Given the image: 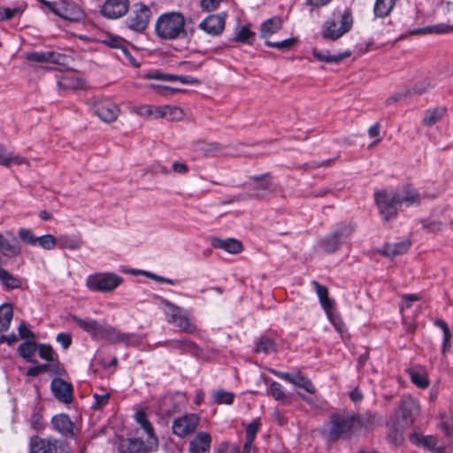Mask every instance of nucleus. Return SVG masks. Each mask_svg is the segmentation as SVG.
<instances>
[{"label":"nucleus","mask_w":453,"mask_h":453,"mask_svg":"<svg viewBox=\"0 0 453 453\" xmlns=\"http://www.w3.org/2000/svg\"><path fill=\"white\" fill-rule=\"evenodd\" d=\"M36 244L46 250H53L58 245V238L52 234H45L36 239Z\"/></svg>","instance_id":"45"},{"label":"nucleus","mask_w":453,"mask_h":453,"mask_svg":"<svg viewBox=\"0 0 453 453\" xmlns=\"http://www.w3.org/2000/svg\"><path fill=\"white\" fill-rule=\"evenodd\" d=\"M440 429L443 432L449 439L453 437V426L448 421H442L439 425Z\"/></svg>","instance_id":"64"},{"label":"nucleus","mask_w":453,"mask_h":453,"mask_svg":"<svg viewBox=\"0 0 453 453\" xmlns=\"http://www.w3.org/2000/svg\"><path fill=\"white\" fill-rule=\"evenodd\" d=\"M57 342H59L64 349H67L72 342V337L69 334L61 333L57 335Z\"/></svg>","instance_id":"61"},{"label":"nucleus","mask_w":453,"mask_h":453,"mask_svg":"<svg viewBox=\"0 0 453 453\" xmlns=\"http://www.w3.org/2000/svg\"><path fill=\"white\" fill-rule=\"evenodd\" d=\"M36 351L37 344L34 341H27L25 342H22L18 348V352L19 356L30 363L36 362L35 359L32 358V357Z\"/></svg>","instance_id":"33"},{"label":"nucleus","mask_w":453,"mask_h":453,"mask_svg":"<svg viewBox=\"0 0 453 453\" xmlns=\"http://www.w3.org/2000/svg\"><path fill=\"white\" fill-rule=\"evenodd\" d=\"M18 235L22 242L32 246L36 245L37 237L31 229L20 228L18 232Z\"/></svg>","instance_id":"46"},{"label":"nucleus","mask_w":453,"mask_h":453,"mask_svg":"<svg viewBox=\"0 0 453 453\" xmlns=\"http://www.w3.org/2000/svg\"><path fill=\"white\" fill-rule=\"evenodd\" d=\"M123 282V278L114 273H97L87 279V287L94 291L111 292Z\"/></svg>","instance_id":"7"},{"label":"nucleus","mask_w":453,"mask_h":453,"mask_svg":"<svg viewBox=\"0 0 453 453\" xmlns=\"http://www.w3.org/2000/svg\"><path fill=\"white\" fill-rule=\"evenodd\" d=\"M72 319L79 326V327L89 334L93 338H99L103 325L99 324L96 320L82 319L75 315L72 316Z\"/></svg>","instance_id":"25"},{"label":"nucleus","mask_w":453,"mask_h":453,"mask_svg":"<svg viewBox=\"0 0 453 453\" xmlns=\"http://www.w3.org/2000/svg\"><path fill=\"white\" fill-rule=\"evenodd\" d=\"M58 441L51 438L32 436L29 441L30 453H57Z\"/></svg>","instance_id":"16"},{"label":"nucleus","mask_w":453,"mask_h":453,"mask_svg":"<svg viewBox=\"0 0 453 453\" xmlns=\"http://www.w3.org/2000/svg\"><path fill=\"white\" fill-rule=\"evenodd\" d=\"M354 229L350 226H340L333 233L321 239L319 248L326 253L337 251L343 242L350 236Z\"/></svg>","instance_id":"8"},{"label":"nucleus","mask_w":453,"mask_h":453,"mask_svg":"<svg viewBox=\"0 0 453 453\" xmlns=\"http://www.w3.org/2000/svg\"><path fill=\"white\" fill-rule=\"evenodd\" d=\"M357 415L348 411H338L330 415L328 436L332 441L350 439L357 435Z\"/></svg>","instance_id":"2"},{"label":"nucleus","mask_w":453,"mask_h":453,"mask_svg":"<svg viewBox=\"0 0 453 453\" xmlns=\"http://www.w3.org/2000/svg\"><path fill=\"white\" fill-rule=\"evenodd\" d=\"M45 4L55 14L64 19H69L70 18L66 14L65 10L62 6H59L57 3L45 2Z\"/></svg>","instance_id":"55"},{"label":"nucleus","mask_w":453,"mask_h":453,"mask_svg":"<svg viewBox=\"0 0 453 453\" xmlns=\"http://www.w3.org/2000/svg\"><path fill=\"white\" fill-rule=\"evenodd\" d=\"M172 169L174 173L185 174L188 172V166L183 162L175 161L172 165Z\"/></svg>","instance_id":"63"},{"label":"nucleus","mask_w":453,"mask_h":453,"mask_svg":"<svg viewBox=\"0 0 453 453\" xmlns=\"http://www.w3.org/2000/svg\"><path fill=\"white\" fill-rule=\"evenodd\" d=\"M161 303L167 309L165 314L168 323L175 325L182 333L194 334L196 331V326L187 310L165 298H161Z\"/></svg>","instance_id":"6"},{"label":"nucleus","mask_w":453,"mask_h":453,"mask_svg":"<svg viewBox=\"0 0 453 453\" xmlns=\"http://www.w3.org/2000/svg\"><path fill=\"white\" fill-rule=\"evenodd\" d=\"M446 113L445 107L431 108L426 111L423 123L431 127L436 124Z\"/></svg>","instance_id":"32"},{"label":"nucleus","mask_w":453,"mask_h":453,"mask_svg":"<svg viewBox=\"0 0 453 453\" xmlns=\"http://www.w3.org/2000/svg\"><path fill=\"white\" fill-rule=\"evenodd\" d=\"M0 252H2L4 256L9 257H14L20 255L21 248L14 235H12V240H8L0 234Z\"/></svg>","instance_id":"24"},{"label":"nucleus","mask_w":453,"mask_h":453,"mask_svg":"<svg viewBox=\"0 0 453 453\" xmlns=\"http://www.w3.org/2000/svg\"><path fill=\"white\" fill-rule=\"evenodd\" d=\"M255 39V33L250 29V25L242 26L240 29L237 30L234 40L235 42L247 43L251 45Z\"/></svg>","instance_id":"37"},{"label":"nucleus","mask_w":453,"mask_h":453,"mask_svg":"<svg viewBox=\"0 0 453 453\" xmlns=\"http://www.w3.org/2000/svg\"><path fill=\"white\" fill-rule=\"evenodd\" d=\"M200 418L197 414H185L173 420L172 426L173 433L178 437L185 438L196 430Z\"/></svg>","instance_id":"10"},{"label":"nucleus","mask_w":453,"mask_h":453,"mask_svg":"<svg viewBox=\"0 0 453 453\" xmlns=\"http://www.w3.org/2000/svg\"><path fill=\"white\" fill-rule=\"evenodd\" d=\"M214 401L217 403H226L230 404L234 400V394L224 390L216 391L213 395Z\"/></svg>","instance_id":"50"},{"label":"nucleus","mask_w":453,"mask_h":453,"mask_svg":"<svg viewBox=\"0 0 453 453\" xmlns=\"http://www.w3.org/2000/svg\"><path fill=\"white\" fill-rule=\"evenodd\" d=\"M151 17L150 8L142 3H137L134 5L126 23L128 28L135 32H142L149 25Z\"/></svg>","instance_id":"9"},{"label":"nucleus","mask_w":453,"mask_h":453,"mask_svg":"<svg viewBox=\"0 0 453 453\" xmlns=\"http://www.w3.org/2000/svg\"><path fill=\"white\" fill-rule=\"evenodd\" d=\"M51 390L55 397L62 403H69L73 400V388L61 378H55L51 381Z\"/></svg>","instance_id":"18"},{"label":"nucleus","mask_w":453,"mask_h":453,"mask_svg":"<svg viewBox=\"0 0 453 453\" xmlns=\"http://www.w3.org/2000/svg\"><path fill=\"white\" fill-rule=\"evenodd\" d=\"M147 449H150L139 439H131L127 445L122 444L120 447L121 453H145Z\"/></svg>","instance_id":"35"},{"label":"nucleus","mask_w":453,"mask_h":453,"mask_svg":"<svg viewBox=\"0 0 453 453\" xmlns=\"http://www.w3.org/2000/svg\"><path fill=\"white\" fill-rule=\"evenodd\" d=\"M58 84L65 89H76L81 87V82L79 79L68 76L63 77Z\"/></svg>","instance_id":"49"},{"label":"nucleus","mask_w":453,"mask_h":453,"mask_svg":"<svg viewBox=\"0 0 453 453\" xmlns=\"http://www.w3.org/2000/svg\"><path fill=\"white\" fill-rule=\"evenodd\" d=\"M410 247L411 242L407 240L394 244L386 243L379 253L385 257H394L406 253Z\"/></svg>","instance_id":"26"},{"label":"nucleus","mask_w":453,"mask_h":453,"mask_svg":"<svg viewBox=\"0 0 453 453\" xmlns=\"http://www.w3.org/2000/svg\"><path fill=\"white\" fill-rule=\"evenodd\" d=\"M211 436L209 433H198L189 442V453H210Z\"/></svg>","instance_id":"21"},{"label":"nucleus","mask_w":453,"mask_h":453,"mask_svg":"<svg viewBox=\"0 0 453 453\" xmlns=\"http://www.w3.org/2000/svg\"><path fill=\"white\" fill-rule=\"evenodd\" d=\"M162 116L161 119H165L171 121L180 120L183 117V111L180 107L163 105L161 106Z\"/></svg>","instance_id":"38"},{"label":"nucleus","mask_w":453,"mask_h":453,"mask_svg":"<svg viewBox=\"0 0 453 453\" xmlns=\"http://www.w3.org/2000/svg\"><path fill=\"white\" fill-rule=\"evenodd\" d=\"M434 83L433 81L429 78H426L415 85H413L410 89H408V92H410L411 95H423L425 93H427L431 89L434 88Z\"/></svg>","instance_id":"40"},{"label":"nucleus","mask_w":453,"mask_h":453,"mask_svg":"<svg viewBox=\"0 0 453 453\" xmlns=\"http://www.w3.org/2000/svg\"><path fill=\"white\" fill-rule=\"evenodd\" d=\"M155 31L157 36L164 40H174L184 36L185 18L178 12L164 13L157 19Z\"/></svg>","instance_id":"3"},{"label":"nucleus","mask_w":453,"mask_h":453,"mask_svg":"<svg viewBox=\"0 0 453 453\" xmlns=\"http://www.w3.org/2000/svg\"><path fill=\"white\" fill-rule=\"evenodd\" d=\"M282 27V19L278 16L270 18L261 24L259 29L260 37L265 40V43L267 46L286 50L291 49L297 43L298 39L296 37L285 39L280 42H273L271 40L272 35L281 30Z\"/></svg>","instance_id":"5"},{"label":"nucleus","mask_w":453,"mask_h":453,"mask_svg":"<svg viewBox=\"0 0 453 453\" xmlns=\"http://www.w3.org/2000/svg\"><path fill=\"white\" fill-rule=\"evenodd\" d=\"M0 280L9 288H18L21 286L20 280L14 277L7 270L0 268Z\"/></svg>","instance_id":"41"},{"label":"nucleus","mask_w":453,"mask_h":453,"mask_svg":"<svg viewBox=\"0 0 453 453\" xmlns=\"http://www.w3.org/2000/svg\"><path fill=\"white\" fill-rule=\"evenodd\" d=\"M294 385L303 388L306 392L310 394L315 393V387L313 386L312 382L301 372H297L296 374Z\"/></svg>","instance_id":"44"},{"label":"nucleus","mask_w":453,"mask_h":453,"mask_svg":"<svg viewBox=\"0 0 453 453\" xmlns=\"http://www.w3.org/2000/svg\"><path fill=\"white\" fill-rule=\"evenodd\" d=\"M250 180L254 182L253 188L257 190L256 193L250 195V198H260L265 194L273 192L274 190L273 184L271 180L269 173H265L260 176H252Z\"/></svg>","instance_id":"19"},{"label":"nucleus","mask_w":453,"mask_h":453,"mask_svg":"<svg viewBox=\"0 0 453 453\" xmlns=\"http://www.w3.org/2000/svg\"><path fill=\"white\" fill-rule=\"evenodd\" d=\"M399 413L406 425L412 424L419 413L418 402L411 396H403L399 407Z\"/></svg>","instance_id":"13"},{"label":"nucleus","mask_w":453,"mask_h":453,"mask_svg":"<svg viewBox=\"0 0 453 453\" xmlns=\"http://www.w3.org/2000/svg\"><path fill=\"white\" fill-rule=\"evenodd\" d=\"M29 424H30L31 427L36 432H40L44 428L42 407L36 406L33 409L31 417L29 418Z\"/></svg>","instance_id":"39"},{"label":"nucleus","mask_w":453,"mask_h":453,"mask_svg":"<svg viewBox=\"0 0 453 453\" xmlns=\"http://www.w3.org/2000/svg\"><path fill=\"white\" fill-rule=\"evenodd\" d=\"M312 55L315 58L321 62L326 63H340L344 58H349L351 56L350 50H346L342 53L337 54V55H330L328 52H321L317 50H314L312 51Z\"/></svg>","instance_id":"30"},{"label":"nucleus","mask_w":453,"mask_h":453,"mask_svg":"<svg viewBox=\"0 0 453 453\" xmlns=\"http://www.w3.org/2000/svg\"><path fill=\"white\" fill-rule=\"evenodd\" d=\"M259 428L257 420L250 422L246 427V439L254 441Z\"/></svg>","instance_id":"54"},{"label":"nucleus","mask_w":453,"mask_h":453,"mask_svg":"<svg viewBox=\"0 0 453 453\" xmlns=\"http://www.w3.org/2000/svg\"><path fill=\"white\" fill-rule=\"evenodd\" d=\"M132 338V334H123L110 325H103L98 339H105L111 343L125 342L129 344Z\"/></svg>","instance_id":"22"},{"label":"nucleus","mask_w":453,"mask_h":453,"mask_svg":"<svg viewBox=\"0 0 453 453\" xmlns=\"http://www.w3.org/2000/svg\"><path fill=\"white\" fill-rule=\"evenodd\" d=\"M84 242L80 235L61 234L58 237V247L61 250H78Z\"/></svg>","instance_id":"28"},{"label":"nucleus","mask_w":453,"mask_h":453,"mask_svg":"<svg viewBox=\"0 0 453 453\" xmlns=\"http://www.w3.org/2000/svg\"><path fill=\"white\" fill-rule=\"evenodd\" d=\"M396 0H376L374 14L376 17L384 18L393 10Z\"/></svg>","instance_id":"34"},{"label":"nucleus","mask_w":453,"mask_h":453,"mask_svg":"<svg viewBox=\"0 0 453 453\" xmlns=\"http://www.w3.org/2000/svg\"><path fill=\"white\" fill-rule=\"evenodd\" d=\"M26 58L37 63H52L56 65H66L65 55L54 51H31L27 52Z\"/></svg>","instance_id":"14"},{"label":"nucleus","mask_w":453,"mask_h":453,"mask_svg":"<svg viewBox=\"0 0 453 453\" xmlns=\"http://www.w3.org/2000/svg\"><path fill=\"white\" fill-rule=\"evenodd\" d=\"M19 334L22 339L34 340L35 338V334L25 324L19 326Z\"/></svg>","instance_id":"60"},{"label":"nucleus","mask_w":453,"mask_h":453,"mask_svg":"<svg viewBox=\"0 0 453 453\" xmlns=\"http://www.w3.org/2000/svg\"><path fill=\"white\" fill-rule=\"evenodd\" d=\"M174 81H178L183 84H200V81L196 78H194L189 75H174V78H172Z\"/></svg>","instance_id":"59"},{"label":"nucleus","mask_w":453,"mask_h":453,"mask_svg":"<svg viewBox=\"0 0 453 453\" xmlns=\"http://www.w3.org/2000/svg\"><path fill=\"white\" fill-rule=\"evenodd\" d=\"M353 26V15L349 8L337 11L333 13V18L323 23L321 35L323 38L335 41L346 33Z\"/></svg>","instance_id":"4"},{"label":"nucleus","mask_w":453,"mask_h":453,"mask_svg":"<svg viewBox=\"0 0 453 453\" xmlns=\"http://www.w3.org/2000/svg\"><path fill=\"white\" fill-rule=\"evenodd\" d=\"M21 12L22 9L20 7L0 8V21L11 19Z\"/></svg>","instance_id":"52"},{"label":"nucleus","mask_w":453,"mask_h":453,"mask_svg":"<svg viewBox=\"0 0 453 453\" xmlns=\"http://www.w3.org/2000/svg\"><path fill=\"white\" fill-rule=\"evenodd\" d=\"M145 78L151 79V80H158V81H174V80L171 79V78H174V75L162 73L157 71L148 73L147 74H145Z\"/></svg>","instance_id":"53"},{"label":"nucleus","mask_w":453,"mask_h":453,"mask_svg":"<svg viewBox=\"0 0 453 453\" xmlns=\"http://www.w3.org/2000/svg\"><path fill=\"white\" fill-rule=\"evenodd\" d=\"M94 398H95L96 402H95L93 407L99 409L107 404L108 400L110 398V394L109 393H106L104 395L95 394Z\"/></svg>","instance_id":"58"},{"label":"nucleus","mask_w":453,"mask_h":453,"mask_svg":"<svg viewBox=\"0 0 453 453\" xmlns=\"http://www.w3.org/2000/svg\"><path fill=\"white\" fill-rule=\"evenodd\" d=\"M437 439L432 435L425 436L421 440V444L429 450H432L435 453H444V448L439 447L437 448Z\"/></svg>","instance_id":"47"},{"label":"nucleus","mask_w":453,"mask_h":453,"mask_svg":"<svg viewBox=\"0 0 453 453\" xmlns=\"http://www.w3.org/2000/svg\"><path fill=\"white\" fill-rule=\"evenodd\" d=\"M357 434L361 429L370 431L381 424L380 417L375 412H366L361 416L357 415Z\"/></svg>","instance_id":"23"},{"label":"nucleus","mask_w":453,"mask_h":453,"mask_svg":"<svg viewBox=\"0 0 453 453\" xmlns=\"http://www.w3.org/2000/svg\"><path fill=\"white\" fill-rule=\"evenodd\" d=\"M51 426L53 428L65 438H74L78 433V428L70 419L67 414L60 413L52 417Z\"/></svg>","instance_id":"11"},{"label":"nucleus","mask_w":453,"mask_h":453,"mask_svg":"<svg viewBox=\"0 0 453 453\" xmlns=\"http://www.w3.org/2000/svg\"><path fill=\"white\" fill-rule=\"evenodd\" d=\"M22 164H28L26 157L20 156H12L9 154L6 150L0 144V165L9 166L11 165H20Z\"/></svg>","instance_id":"31"},{"label":"nucleus","mask_w":453,"mask_h":453,"mask_svg":"<svg viewBox=\"0 0 453 453\" xmlns=\"http://www.w3.org/2000/svg\"><path fill=\"white\" fill-rule=\"evenodd\" d=\"M212 246L216 249H222L231 254H239L242 251L243 246L242 242L234 238L228 239H213Z\"/></svg>","instance_id":"27"},{"label":"nucleus","mask_w":453,"mask_h":453,"mask_svg":"<svg viewBox=\"0 0 453 453\" xmlns=\"http://www.w3.org/2000/svg\"><path fill=\"white\" fill-rule=\"evenodd\" d=\"M226 14L209 15L199 24V28L210 35L216 36L220 35L225 27Z\"/></svg>","instance_id":"15"},{"label":"nucleus","mask_w":453,"mask_h":453,"mask_svg":"<svg viewBox=\"0 0 453 453\" xmlns=\"http://www.w3.org/2000/svg\"><path fill=\"white\" fill-rule=\"evenodd\" d=\"M129 8V0H106L101 7V13L107 19H119L124 16Z\"/></svg>","instance_id":"12"},{"label":"nucleus","mask_w":453,"mask_h":453,"mask_svg":"<svg viewBox=\"0 0 453 453\" xmlns=\"http://www.w3.org/2000/svg\"><path fill=\"white\" fill-rule=\"evenodd\" d=\"M12 316L13 311L10 304L4 303L0 306V332L9 328Z\"/></svg>","instance_id":"36"},{"label":"nucleus","mask_w":453,"mask_h":453,"mask_svg":"<svg viewBox=\"0 0 453 453\" xmlns=\"http://www.w3.org/2000/svg\"><path fill=\"white\" fill-rule=\"evenodd\" d=\"M37 350L39 351V356L49 362L54 361V351L51 346L46 344H40L37 346Z\"/></svg>","instance_id":"51"},{"label":"nucleus","mask_w":453,"mask_h":453,"mask_svg":"<svg viewBox=\"0 0 453 453\" xmlns=\"http://www.w3.org/2000/svg\"><path fill=\"white\" fill-rule=\"evenodd\" d=\"M374 199L379 212L385 221L397 216L398 206H410L420 202L419 194L411 186H405L396 190H377Z\"/></svg>","instance_id":"1"},{"label":"nucleus","mask_w":453,"mask_h":453,"mask_svg":"<svg viewBox=\"0 0 453 453\" xmlns=\"http://www.w3.org/2000/svg\"><path fill=\"white\" fill-rule=\"evenodd\" d=\"M134 418L141 427L145 431L148 438V448L156 449L157 447V438L155 435L151 423L149 421L147 414L144 411H137Z\"/></svg>","instance_id":"20"},{"label":"nucleus","mask_w":453,"mask_h":453,"mask_svg":"<svg viewBox=\"0 0 453 453\" xmlns=\"http://www.w3.org/2000/svg\"><path fill=\"white\" fill-rule=\"evenodd\" d=\"M276 350V345L273 340L267 337H261L256 342V352H263L265 354H268L272 351Z\"/></svg>","instance_id":"42"},{"label":"nucleus","mask_w":453,"mask_h":453,"mask_svg":"<svg viewBox=\"0 0 453 453\" xmlns=\"http://www.w3.org/2000/svg\"><path fill=\"white\" fill-rule=\"evenodd\" d=\"M410 378L411 381L421 388H426L429 386V380L426 373L418 372L413 369L409 371Z\"/></svg>","instance_id":"43"},{"label":"nucleus","mask_w":453,"mask_h":453,"mask_svg":"<svg viewBox=\"0 0 453 453\" xmlns=\"http://www.w3.org/2000/svg\"><path fill=\"white\" fill-rule=\"evenodd\" d=\"M94 112L104 122H113L119 115L118 106L108 100L97 102Z\"/></svg>","instance_id":"17"},{"label":"nucleus","mask_w":453,"mask_h":453,"mask_svg":"<svg viewBox=\"0 0 453 453\" xmlns=\"http://www.w3.org/2000/svg\"><path fill=\"white\" fill-rule=\"evenodd\" d=\"M410 96V92H408V90L406 91H403V92H400V93H395L392 96H390L387 100H386V104L387 105H391V104H394L406 97H408Z\"/></svg>","instance_id":"56"},{"label":"nucleus","mask_w":453,"mask_h":453,"mask_svg":"<svg viewBox=\"0 0 453 453\" xmlns=\"http://www.w3.org/2000/svg\"><path fill=\"white\" fill-rule=\"evenodd\" d=\"M220 0H201V8L205 12H211L218 8Z\"/></svg>","instance_id":"57"},{"label":"nucleus","mask_w":453,"mask_h":453,"mask_svg":"<svg viewBox=\"0 0 453 453\" xmlns=\"http://www.w3.org/2000/svg\"><path fill=\"white\" fill-rule=\"evenodd\" d=\"M270 392H271L272 396L277 401L286 402L288 399V397L283 390V387L276 381H273L271 383Z\"/></svg>","instance_id":"48"},{"label":"nucleus","mask_w":453,"mask_h":453,"mask_svg":"<svg viewBox=\"0 0 453 453\" xmlns=\"http://www.w3.org/2000/svg\"><path fill=\"white\" fill-rule=\"evenodd\" d=\"M185 344L187 345V352H189L196 357L202 355L203 349L196 342H185Z\"/></svg>","instance_id":"62"},{"label":"nucleus","mask_w":453,"mask_h":453,"mask_svg":"<svg viewBox=\"0 0 453 453\" xmlns=\"http://www.w3.org/2000/svg\"><path fill=\"white\" fill-rule=\"evenodd\" d=\"M134 111L141 117L150 119H161L162 116L161 106L143 104L134 108Z\"/></svg>","instance_id":"29"}]
</instances>
